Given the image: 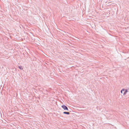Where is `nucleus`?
<instances>
[{
	"instance_id": "nucleus-4",
	"label": "nucleus",
	"mask_w": 129,
	"mask_h": 129,
	"mask_svg": "<svg viewBox=\"0 0 129 129\" xmlns=\"http://www.w3.org/2000/svg\"><path fill=\"white\" fill-rule=\"evenodd\" d=\"M19 67L20 69L22 70L23 69L22 67L21 66H19Z\"/></svg>"
},
{
	"instance_id": "nucleus-3",
	"label": "nucleus",
	"mask_w": 129,
	"mask_h": 129,
	"mask_svg": "<svg viewBox=\"0 0 129 129\" xmlns=\"http://www.w3.org/2000/svg\"><path fill=\"white\" fill-rule=\"evenodd\" d=\"M63 113L64 114H70V113L68 112H64Z\"/></svg>"
},
{
	"instance_id": "nucleus-1",
	"label": "nucleus",
	"mask_w": 129,
	"mask_h": 129,
	"mask_svg": "<svg viewBox=\"0 0 129 129\" xmlns=\"http://www.w3.org/2000/svg\"><path fill=\"white\" fill-rule=\"evenodd\" d=\"M127 92V89H122L121 91V93H123L124 95H125L126 93Z\"/></svg>"
},
{
	"instance_id": "nucleus-2",
	"label": "nucleus",
	"mask_w": 129,
	"mask_h": 129,
	"mask_svg": "<svg viewBox=\"0 0 129 129\" xmlns=\"http://www.w3.org/2000/svg\"><path fill=\"white\" fill-rule=\"evenodd\" d=\"M61 107L65 110H66L67 111L68 110V109L67 107L64 105H63Z\"/></svg>"
}]
</instances>
